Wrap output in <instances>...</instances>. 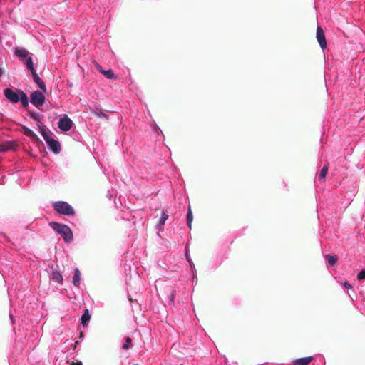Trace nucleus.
Masks as SVG:
<instances>
[{
  "instance_id": "nucleus-30",
  "label": "nucleus",
  "mask_w": 365,
  "mask_h": 365,
  "mask_svg": "<svg viewBox=\"0 0 365 365\" xmlns=\"http://www.w3.org/2000/svg\"><path fill=\"white\" fill-rule=\"evenodd\" d=\"M108 197L109 199H110L112 197V194L110 193V192H108Z\"/></svg>"
},
{
  "instance_id": "nucleus-11",
  "label": "nucleus",
  "mask_w": 365,
  "mask_h": 365,
  "mask_svg": "<svg viewBox=\"0 0 365 365\" xmlns=\"http://www.w3.org/2000/svg\"><path fill=\"white\" fill-rule=\"evenodd\" d=\"M81 280V272L78 268H75L74 269V275L73 277V281H72L73 284L75 287H79Z\"/></svg>"
},
{
  "instance_id": "nucleus-10",
  "label": "nucleus",
  "mask_w": 365,
  "mask_h": 365,
  "mask_svg": "<svg viewBox=\"0 0 365 365\" xmlns=\"http://www.w3.org/2000/svg\"><path fill=\"white\" fill-rule=\"evenodd\" d=\"M313 360V356L299 358L292 362V365H308Z\"/></svg>"
},
{
  "instance_id": "nucleus-1",
  "label": "nucleus",
  "mask_w": 365,
  "mask_h": 365,
  "mask_svg": "<svg viewBox=\"0 0 365 365\" xmlns=\"http://www.w3.org/2000/svg\"><path fill=\"white\" fill-rule=\"evenodd\" d=\"M4 94L12 103L20 102L24 108H26L29 106V98L26 93L21 89L7 88L4 90Z\"/></svg>"
},
{
  "instance_id": "nucleus-26",
  "label": "nucleus",
  "mask_w": 365,
  "mask_h": 365,
  "mask_svg": "<svg viewBox=\"0 0 365 365\" xmlns=\"http://www.w3.org/2000/svg\"><path fill=\"white\" fill-rule=\"evenodd\" d=\"M31 118H33L35 120H38L40 118V115L37 113H31Z\"/></svg>"
},
{
  "instance_id": "nucleus-28",
  "label": "nucleus",
  "mask_w": 365,
  "mask_h": 365,
  "mask_svg": "<svg viewBox=\"0 0 365 365\" xmlns=\"http://www.w3.org/2000/svg\"><path fill=\"white\" fill-rule=\"evenodd\" d=\"M4 73L3 70L0 68V78H1L2 75Z\"/></svg>"
},
{
  "instance_id": "nucleus-23",
  "label": "nucleus",
  "mask_w": 365,
  "mask_h": 365,
  "mask_svg": "<svg viewBox=\"0 0 365 365\" xmlns=\"http://www.w3.org/2000/svg\"><path fill=\"white\" fill-rule=\"evenodd\" d=\"M357 278L359 280L365 279V269H362L359 272V274L357 275Z\"/></svg>"
},
{
  "instance_id": "nucleus-7",
  "label": "nucleus",
  "mask_w": 365,
  "mask_h": 365,
  "mask_svg": "<svg viewBox=\"0 0 365 365\" xmlns=\"http://www.w3.org/2000/svg\"><path fill=\"white\" fill-rule=\"evenodd\" d=\"M73 125V121L66 115H64L63 118H61L58 122V126L59 129L63 132H67L70 130Z\"/></svg>"
},
{
  "instance_id": "nucleus-3",
  "label": "nucleus",
  "mask_w": 365,
  "mask_h": 365,
  "mask_svg": "<svg viewBox=\"0 0 365 365\" xmlns=\"http://www.w3.org/2000/svg\"><path fill=\"white\" fill-rule=\"evenodd\" d=\"M39 131L43 138L44 140L46 141L48 148L54 153L58 154L61 152V148L60 143L52 138V137L50 135L49 133L46 130V129L38 125Z\"/></svg>"
},
{
  "instance_id": "nucleus-9",
  "label": "nucleus",
  "mask_w": 365,
  "mask_h": 365,
  "mask_svg": "<svg viewBox=\"0 0 365 365\" xmlns=\"http://www.w3.org/2000/svg\"><path fill=\"white\" fill-rule=\"evenodd\" d=\"M34 81L38 85V86L44 92L46 91V88L43 80L38 76L36 73V70L31 72Z\"/></svg>"
},
{
  "instance_id": "nucleus-25",
  "label": "nucleus",
  "mask_w": 365,
  "mask_h": 365,
  "mask_svg": "<svg viewBox=\"0 0 365 365\" xmlns=\"http://www.w3.org/2000/svg\"><path fill=\"white\" fill-rule=\"evenodd\" d=\"M152 128L154 132H155L157 134L159 133V132H161L160 128L154 123L152 125Z\"/></svg>"
},
{
  "instance_id": "nucleus-2",
  "label": "nucleus",
  "mask_w": 365,
  "mask_h": 365,
  "mask_svg": "<svg viewBox=\"0 0 365 365\" xmlns=\"http://www.w3.org/2000/svg\"><path fill=\"white\" fill-rule=\"evenodd\" d=\"M49 225L63 238L65 242L70 243L73 240V232L68 225L56 222H51Z\"/></svg>"
},
{
  "instance_id": "nucleus-29",
  "label": "nucleus",
  "mask_w": 365,
  "mask_h": 365,
  "mask_svg": "<svg viewBox=\"0 0 365 365\" xmlns=\"http://www.w3.org/2000/svg\"><path fill=\"white\" fill-rule=\"evenodd\" d=\"M9 317H10L11 322H14V318H13V316L11 314H9Z\"/></svg>"
},
{
  "instance_id": "nucleus-24",
  "label": "nucleus",
  "mask_w": 365,
  "mask_h": 365,
  "mask_svg": "<svg viewBox=\"0 0 365 365\" xmlns=\"http://www.w3.org/2000/svg\"><path fill=\"white\" fill-rule=\"evenodd\" d=\"M193 269V272H192V284H197V272H196V269L195 268H192Z\"/></svg>"
},
{
  "instance_id": "nucleus-20",
  "label": "nucleus",
  "mask_w": 365,
  "mask_h": 365,
  "mask_svg": "<svg viewBox=\"0 0 365 365\" xmlns=\"http://www.w3.org/2000/svg\"><path fill=\"white\" fill-rule=\"evenodd\" d=\"M100 71L102 73H103L106 76L107 78L112 79L114 78V73H113V70L109 69L108 71H104V70L101 69Z\"/></svg>"
},
{
  "instance_id": "nucleus-6",
  "label": "nucleus",
  "mask_w": 365,
  "mask_h": 365,
  "mask_svg": "<svg viewBox=\"0 0 365 365\" xmlns=\"http://www.w3.org/2000/svg\"><path fill=\"white\" fill-rule=\"evenodd\" d=\"M30 98L31 103L36 108H39L40 106H43L45 103V96L39 91H35L32 92L30 95Z\"/></svg>"
},
{
  "instance_id": "nucleus-19",
  "label": "nucleus",
  "mask_w": 365,
  "mask_h": 365,
  "mask_svg": "<svg viewBox=\"0 0 365 365\" xmlns=\"http://www.w3.org/2000/svg\"><path fill=\"white\" fill-rule=\"evenodd\" d=\"M132 339L130 337H126L125 339V343L122 345V349L124 350H128L131 347Z\"/></svg>"
},
{
  "instance_id": "nucleus-12",
  "label": "nucleus",
  "mask_w": 365,
  "mask_h": 365,
  "mask_svg": "<svg viewBox=\"0 0 365 365\" xmlns=\"http://www.w3.org/2000/svg\"><path fill=\"white\" fill-rule=\"evenodd\" d=\"M91 319V315L89 314L88 309H86L83 314L81 316V322L83 327L88 325L89 321Z\"/></svg>"
},
{
  "instance_id": "nucleus-21",
  "label": "nucleus",
  "mask_w": 365,
  "mask_h": 365,
  "mask_svg": "<svg viewBox=\"0 0 365 365\" xmlns=\"http://www.w3.org/2000/svg\"><path fill=\"white\" fill-rule=\"evenodd\" d=\"M327 170H328V167L327 165H324L320 171L319 176V180H323L325 178L326 175L327 173Z\"/></svg>"
},
{
  "instance_id": "nucleus-15",
  "label": "nucleus",
  "mask_w": 365,
  "mask_h": 365,
  "mask_svg": "<svg viewBox=\"0 0 365 365\" xmlns=\"http://www.w3.org/2000/svg\"><path fill=\"white\" fill-rule=\"evenodd\" d=\"M192 220H193V216H192L190 206H189L188 210H187V225L190 229H191V227H192Z\"/></svg>"
},
{
  "instance_id": "nucleus-4",
  "label": "nucleus",
  "mask_w": 365,
  "mask_h": 365,
  "mask_svg": "<svg viewBox=\"0 0 365 365\" xmlns=\"http://www.w3.org/2000/svg\"><path fill=\"white\" fill-rule=\"evenodd\" d=\"M14 54L19 58V59L24 63L26 66V68L31 73L36 71L34 66V62L31 56H30L29 52L24 48H16L14 51Z\"/></svg>"
},
{
  "instance_id": "nucleus-31",
  "label": "nucleus",
  "mask_w": 365,
  "mask_h": 365,
  "mask_svg": "<svg viewBox=\"0 0 365 365\" xmlns=\"http://www.w3.org/2000/svg\"><path fill=\"white\" fill-rule=\"evenodd\" d=\"M71 365H82V364H81V363H80V364L72 363Z\"/></svg>"
},
{
  "instance_id": "nucleus-8",
  "label": "nucleus",
  "mask_w": 365,
  "mask_h": 365,
  "mask_svg": "<svg viewBox=\"0 0 365 365\" xmlns=\"http://www.w3.org/2000/svg\"><path fill=\"white\" fill-rule=\"evenodd\" d=\"M317 39L322 49L327 48V41L324 31L321 26H317Z\"/></svg>"
},
{
  "instance_id": "nucleus-27",
  "label": "nucleus",
  "mask_w": 365,
  "mask_h": 365,
  "mask_svg": "<svg viewBox=\"0 0 365 365\" xmlns=\"http://www.w3.org/2000/svg\"><path fill=\"white\" fill-rule=\"evenodd\" d=\"M343 285L346 289H351V287H352L351 285L348 282H344L343 283Z\"/></svg>"
},
{
  "instance_id": "nucleus-14",
  "label": "nucleus",
  "mask_w": 365,
  "mask_h": 365,
  "mask_svg": "<svg viewBox=\"0 0 365 365\" xmlns=\"http://www.w3.org/2000/svg\"><path fill=\"white\" fill-rule=\"evenodd\" d=\"M23 130H24V133L26 136L30 137L34 139L38 138L37 135L31 129H30L27 127H24Z\"/></svg>"
},
{
  "instance_id": "nucleus-16",
  "label": "nucleus",
  "mask_w": 365,
  "mask_h": 365,
  "mask_svg": "<svg viewBox=\"0 0 365 365\" xmlns=\"http://www.w3.org/2000/svg\"><path fill=\"white\" fill-rule=\"evenodd\" d=\"M330 266H334L337 262V257L336 255H327L325 256Z\"/></svg>"
},
{
  "instance_id": "nucleus-5",
  "label": "nucleus",
  "mask_w": 365,
  "mask_h": 365,
  "mask_svg": "<svg viewBox=\"0 0 365 365\" xmlns=\"http://www.w3.org/2000/svg\"><path fill=\"white\" fill-rule=\"evenodd\" d=\"M53 207L58 213L66 215L73 216L75 215V210L71 205L65 201H57L53 203Z\"/></svg>"
},
{
  "instance_id": "nucleus-17",
  "label": "nucleus",
  "mask_w": 365,
  "mask_h": 365,
  "mask_svg": "<svg viewBox=\"0 0 365 365\" xmlns=\"http://www.w3.org/2000/svg\"><path fill=\"white\" fill-rule=\"evenodd\" d=\"M185 258L187 259V261L188 262L190 266L192 267V268H194L195 267V265H194V263L190 257V251H189V248L187 246L185 247Z\"/></svg>"
},
{
  "instance_id": "nucleus-18",
  "label": "nucleus",
  "mask_w": 365,
  "mask_h": 365,
  "mask_svg": "<svg viewBox=\"0 0 365 365\" xmlns=\"http://www.w3.org/2000/svg\"><path fill=\"white\" fill-rule=\"evenodd\" d=\"M168 219V215L163 211L162 212L161 217L158 222V227L163 226Z\"/></svg>"
},
{
  "instance_id": "nucleus-13",
  "label": "nucleus",
  "mask_w": 365,
  "mask_h": 365,
  "mask_svg": "<svg viewBox=\"0 0 365 365\" xmlns=\"http://www.w3.org/2000/svg\"><path fill=\"white\" fill-rule=\"evenodd\" d=\"M51 279L58 284H61L63 282L62 274L57 270H53Z\"/></svg>"
},
{
  "instance_id": "nucleus-22",
  "label": "nucleus",
  "mask_w": 365,
  "mask_h": 365,
  "mask_svg": "<svg viewBox=\"0 0 365 365\" xmlns=\"http://www.w3.org/2000/svg\"><path fill=\"white\" fill-rule=\"evenodd\" d=\"M175 291H172V292L170 293V296H169V301H170V303L171 304H174V301H175Z\"/></svg>"
}]
</instances>
